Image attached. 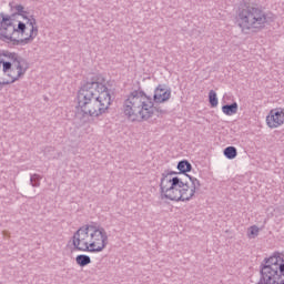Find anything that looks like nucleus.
<instances>
[{"label": "nucleus", "mask_w": 284, "mask_h": 284, "mask_svg": "<svg viewBox=\"0 0 284 284\" xmlns=\"http://www.w3.org/2000/svg\"><path fill=\"white\" fill-rule=\"evenodd\" d=\"M6 57L10 60L9 62L0 59V72L2 65V72L8 77L3 78V83H14L28 71V62L17 53H7Z\"/></svg>", "instance_id": "5"}, {"label": "nucleus", "mask_w": 284, "mask_h": 284, "mask_svg": "<svg viewBox=\"0 0 284 284\" xmlns=\"http://www.w3.org/2000/svg\"><path fill=\"white\" fill-rule=\"evenodd\" d=\"M178 170L185 174L186 172H192V164L187 160H182L178 163Z\"/></svg>", "instance_id": "12"}, {"label": "nucleus", "mask_w": 284, "mask_h": 284, "mask_svg": "<svg viewBox=\"0 0 284 284\" xmlns=\"http://www.w3.org/2000/svg\"><path fill=\"white\" fill-rule=\"evenodd\" d=\"M30 184L32 187H40L41 186V175L39 174H31L30 176Z\"/></svg>", "instance_id": "16"}, {"label": "nucleus", "mask_w": 284, "mask_h": 284, "mask_svg": "<svg viewBox=\"0 0 284 284\" xmlns=\"http://www.w3.org/2000/svg\"><path fill=\"white\" fill-rule=\"evenodd\" d=\"M172 97V90L166 88L164 84H159L152 97L148 95L146 92L142 90H134L124 100L123 112L129 121H148L152 119L154 112H156V106L154 103H165L170 101Z\"/></svg>", "instance_id": "1"}, {"label": "nucleus", "mask_w": 284, "mask_h": 284, "mask_svg": "<svg viewBox=\"0 0 284 284\" xmlns=\"http://www.w3.org/2000/svg\"><path fill=\"white\" fill-rule=\"evenodd\" d=\"M13 8H14V10L17 11V13H18L19 16L24 11L23 6H21V4H17V6H14Z\"/></svg>", "instance_id": "18"}, {"label": "nucleus", "mask_w": 284, "mask_h": 284, "mask_svg": "<svg viewBox=\"0 0 284 284\" xmlns=\"http://www.w3.org/2000/svg\"><path fill=\"white\" fill-rule=\"evenodd\" d=\"M239 152L236 151V149L234 146H227L224 149V156L226 159H236Z\"/></svg>", "instance_id": "14"}, {"label": "nucleus", "mask_w": 284, "mask_h": 284, "mask_svg": "<svg viewBox=\"0 0 284 284\" xmlns=\"http://www.w3.org/2000/svg\"><path fill=\"white\" fill-rule=\"evenodd\" d=\"M11 83H3V79L2 81H0V85H10Z\"/></svg>", "instance_id": "22"}, {"label": "nucleus", "mask_w": 284, "mask_h": 284, "mask_svg": "<svg viewBox=\"0 0 284 284\" xmlns=\"http://www.w3.org/2000/svg\"><path fill=\"white\" fill-rule=\"evenodd\" d=\"M209 103L211 108H216V105H219V98H216V91L211 90L209 92Z\"/></svg>", "instance_id": "15"}, {"label": "nucleus", "mask_w": 284, "mask_h": 284, "mask_svg": "<svg viewBox=\"0 0 284 284\" xmlns=\"http://www.w3.org/2000/svg\"><path fill=\"white\" fill-rule=\"evenodd\" d=\"M235 19L242 32L261 30L267 23V13L263 10V7L256 3L242 2L237 8Z\"/></svg>", "instance_id": "4"}, {"label": "nucleus", "mask_w": 284, "mask_h": 284, "mask_svg": "<svg viewBox=\"0 0 284 284\" xmlns=\"http://www.w3.org/2000/svg\"><path fill=\"white\" fill-rule=\"evenodd\" d=\"M258 232H261V230L256 225L248 227V231H247L248 239H256V236H258Z\"/></svg>", "instance_id": "17"}, {"label": "nucleus", "mask_w": 284, "mask_h": 284, "mask_svg": "<svg viewBox=\"0 0 284 284\" xmlns=\"http://www.w3.org/2000/svg\"><path fill=\"white\" fill-rule=\"evenodd\" d=\"M27 30L29 29V36L24 33L23 38H20L18 43H24V45H28V43H32L34 39L37 38V34H39V27H37V19H34V16H29V19H27V22L24 23Z\"/></svg>", "instance_id": "9"}, {"label": "nucleus", "mask_w": 284, "mask_h": 284, "mask_svg": "<svg viewBox=\"0 0 284 284\" xmlns=\"http://www.w3.org/2000/svg\"><path fill=\"white\" fill-rule=\"evenodd\" d=\"M72 245L78 252H90V224L80 227L73 234Z\"/></svg>", "instance_id": "8"}, {"label": "nucleus", "mask_w": 284, "mask_h": 284, "mask_svg": "<svg viewBox=\"0 0 284 284\" xmlns=\"http://www.w3.org/2000/svg\"><path fill=\"white\" fill-rule=\"evenodd\" d=\"M284 123V109H273L266 116V124L268 128L274 129L283 125Z\"/></svg>", "instance_id": "10"}, {"label": "nucleus", "mask_w": 284, "mask_h": 284, "mask_svg": "<svg viewBox=\"0 0 284 284\" xmlns=\"http://www.w3.org/2000/svg\"><path fill=\"white\" fill-rule=\"evenodd\" d=\"M75 262L78 265H80V267H85V265H90V263H92V260L89 255L82 254L75 257Z\"/></svg>", "instance_id": "13"}, {"label": "nucleus", "mask_w": 284, "mask_h": 284, "mask_svg": "<svg viewBox=\"0 0 284 284\" xmlns=\"http://www.w3.org/2000/svg\"><path fill=\"white\" fill-rule=\"evenodd\" d=\"M28 27L26 23L21 21L13 20L10 16L2 17L0 34L8 41H12L13 45H26V43H21L23 37H26V31Z\"/></svg>", "instance_id": "6"}, {"label": "nucleus", "mask_w": 284, "mask_h": 284, "mask_svg": "<svg viewBox=\"0 0 284 284\" xmlns=\"http://www.w3.org/2000/svg\"><path fill=\"white\" fill-rule=\"evenodd\" d=\"M176 172L164 171L162 173L160 192L161 199H168L169 201H192L196 190H201V181L194 176L185 175L191 181V186L183 178L174 176Z\"/></svg>", "instance_id": "3"}, {"label": "nucleus", "mask_w": 284, "mask_h": 284, "mask_svg": "<svg viewBox=\"0 0 284 284\" xmlns=\"http://www.w3.org/2000/svg\"><path fill=\"white\" fill-rule=\"evenodd\" d=\"M50 152H54V148L48 146V148L44 149L45 156H49Z\"/></svg>", "instance_id": "19"}, {"label": "nucleus", "mask_w": 284, "mask_h": 284, "mask_svg": "<svg viewBox=\"0 0 284 284\" xmlns=\"http://www.w3.org/2000/svg\"><path fill=\"white\" fill-rule=\"evenodd\" d=\"M78 105L89 116H101L110 110L112 95L110 89L97 78L84 80L78 91Z\"/></svg>", "instance_id": "2"}, {"label": "nucleus", "mask_w": 284, "mask_h": 284, "mask_svg": "<svg viewBox=\"0 0 284 284\" xmlns=\"http://www.w3.org/2000/svg\"><path fill=\"white\" fill-rule=\"evenodd\" d=\"M20 17L24 18V20L27 21V19H30V16L28 14V11H23Z\"/></svg>", "instance_id": "20"}, {"label": "nucleus", "mask_w": 284, "mask_h": 284, "mask_svg": "<svg viewBox=\"0 0 284 284\" xmlns=\"http://www.w3.org/2000/svg\"><path fill=\"white\" fill-rule=\"evenodd\" d=\"M90 252H103L108 247V232L103 226L89 224Z\"/></svg>", "instance_id": "7"}, {"label": "nucleus", "mask_w": 284, "mask_h": 284, "mask_svg": "<svg viewBox=\"0 0 284 284\" xmlns=\"http://www.w3.org/2000/svg\"><path fill=\"white\" fill-rule=\"evenodd\" d=\"M223 114H226V116H233V114H236L239 112V103L233 102L232 104H225L222 106Z\"/></svg>", "instance_id": "11"}, {"label": "nucleus", "mask_w": 284, "mask_h": 284, "mask_svg": "<svg viewBox=\"0 0 284 284\" xmlns=\"http://www.w3.org/2000/svg\"><path fill=\"white\" fill-rule=\"evenodd\" d=\"M3 17H8V16H4L3 13H0V28H1V21H3Z\"/></svg>", "instance_id": "21"}]
</instances>
